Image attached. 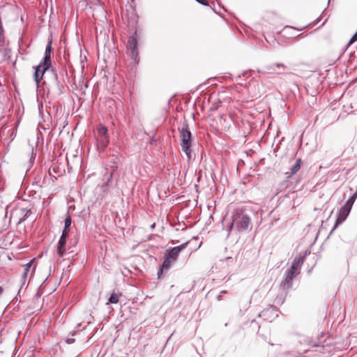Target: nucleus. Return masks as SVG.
<instances>
[{
  "label": "nucleus",
  "mask_w": 357,
  "mask_h": 357,
  "mask_svg": "<svg viewBox=\"0 0 357 357\" xmlns=\"http://www.w3.org/2000/svg\"><path fill=\"white\" fill-rule=\"evenodd\" d=\"M155 224L153 223V225H151V228L153 229L155 228Z\"/></svg>",
  "instance_id": "nucleus-25"
},
{
  "label": "nucleus",
  "mask_w": 357,
  "mask_h": 357,
  "mask_svg": "<svg viewBox=\"0 0 357 357\" xmlns=\"http://www.w3.org/2000/svg\"><path fill=\"white\" fill-rule=\"evenodd\" d=\"M278 316V310L273 305L262 310L259 314V317H262L264 320L269 322L273 321Z\"/></svg>",
  "instance_id": "nucleus-7"
},
{
  "label": "nucleus",
  "mask_w": 357,
  "mask_h": 357,
  "mask_svg": "<svg viewBox=\"0 0 357 357\" xmlns=\"http://www.w3.org/2000/svg\"><path fill=\"white\" fill-rule=\"evenodd\" d=\"M187 245L188 243H184L178 246L172 248L166 256V257L168 259V261H172V262L175 261L177 259L180 252L186 248Z\"/></svg>",
  "instance_id": "nucleus-8"
},
{
  "label": "nucleus",
  "mask_w": 357,
  "mask_h": 357,
  "mask_svg": "<svg viewBox=\"0 0 357 357\" xmlns=\"http://www.w3.org/2000/svg\"><path fill=\"white\" fill-rule=\"evenodd\" d=\"M55 84L56 85V93L57 95H60L62 93L61 87L62 86L60 84L59 82L57 79V76L54 74Z\"/></svg>",
  "instance_id": "nucleus-17"
},
{
  "label": "nucleus",
  "mask_w": 357,
  "mask_h": 357,
  "mask_svg": "<svg viewBox=\"0 0 357 357\" xmlns=\"http://www.w3.org/2000/svg\"><path fill=\"white\" fill-rule=\"evenodd\" d=\"M301 163V159L296 160L295 164L294 165H292V167H291L290 175L296 174L300 169Z\"/></svg>",
  "instance_id": "nucleus-14"
},
{
  "label": "nucleus",
  "mask_w": 357,
  "mask_h": 357,
  "mask_svg": "<svg viewBox=\"0 0 357 357\" xmlns=\"http://www.w3.org/2000/svg\"><path fill=\"white\" fill-rule=\"evenodd\" d=\"M258 73H265L266 72L261 71V70H258Z\"/></svg>",
  "instance_id": "nucleus-27"
},
{
  "label": "nucleus",
  "mask_w": 357,
  "mask_h": 357,
  "mask_svg": "<svg viewBox=\"0 0 357 357\" xmlns=\"http://www.w3.org/2000/svg\"><path fill=\"white\" fill-rule=\"evenodd\" d=\"M350 211L351 209L347 208V206H345L344 205L340 208L338 213V218L336 221V224L333 228L331 232H333L335 230V229L337 227L338 224L342 223L343 221L346 220L349 213H350Z\"/></svg>",
  "instance_id": "nucleus-9"
},
{
  "label": "nucleus",
  "mask_w": 357,
  "mask_h": 357,
  "mask_svg": "<svg viewBox=\"0 0 357 357\" xmlns=\"http://www.w3.org/2000/svg\"><path fill=\"white\" fill-rule=\"evenodd\" d=\"M182 151L186 154L188 159L191 158V133L188 127L183 128L181 131Z\"/></svg>",
  "instance_id": "nucleus-3"
},
{
  "label": "nucleus",
  "mask_w": 357,
  "mask_h": 357,
  "mask_svg": "<svg viewBox=\"0 0 357 357\" xmlns=\"http://www.w3.org/2000/svg\"><path fill=\"white\" fill-rule=\"evenodd\" d=\"M51 50H52V41L50 40L46 46L44 57L43 61L47 63H51Z\"/></svg>",
  "instance_id": "nucleus-13"
},
{
  "label": "nucleus",
  "mask_w": 357,
  "mask_h": 357,
  "mask_svg": "<svg viewBox=\"0 0 357 357\" xmlns=\"http://www.w3.org/2000/svg\"><path fill=\"white\" fill-rule=\"evenodd\" d=\"M71 223H72V219H71V217L70 215H68L66 219H65V225H64V227L65 228H68L70 229V227L71 225Z\"/></svg>",
  "instance_id": "nucleus-20"
},
{
  "label": "nucleus",
  "mask_w": 357,
  "mask_h": 357,
  "mask_svg": "<svg viewBox=\"0 0 357 357\" xmlns=\"http://www.w3.org/2000/svg\"><path fill=\"white\" fill-rule=\"evenodd\" d=\"M3 292V289L0 287V295Z\"/></svg>",
  "instance_id": "nucleus-24"
},
{
  "label": "nucleus",
  "mask_w": 357,
  "mask_h": 357,
  "mask_svg": "<svg viewBox=\"0 0 357 357\" xmlns=\"http://www.w3.org/2000/svg\"><path fill=\"white\" fill-rule=\"evenodd\" d=\"M356 197L357 191L354 194H353L351 197H350V198L345 203L344 206H347V208L351 209V207L353 206L354 202H355V199H356Z\"/></svg>",
  "instance_id": "nucleus-15"
},
{
  "label": "nucleus",
  "mask_w": 357,
  "mask_h": 357,
  "mask_svg": "<svg viewBox=\"0 0 357 357\" xmlns=\"http://www.w3.org/2000/svg\"><path fill=\"white\" fill-rule=\"evenodd\" d=\"M69 233H70V229L64 227L63 229L61 238L67 239L69 236Z\"/></svg>",
  "instance_id": "nucleus-19"
},
{
  "label": "nucleus",
  "mask_w": 357,
  "mask_h": 357,
  "mask_svg": "<svg viewBox=\"0 0 357 357\" xmlns=\"http://www.w3.org/2000/svg\"><path fill=\"white\" fill-rule=\"evenodd\" d=\"M72 342H73V340H70V339L67 340V342H68V343H71Z\"/></svg>",
  "instance_id": "nucleus-26"
},
{
  "label": "nucleus",
  "mask_w": 357,
  "mask_h": 357,
  "mask_svg": "<svg viewBox=\"0 0 357 357\" xmlns=\"http://www.w3.org/2000/svg\"><path fill=\"white\" fill-rule=\"evenodd\" d=\"M296 29L293 26H287L284 27V33H287L289 31H291V30H295Z\"/></svg>",
  "instance_id": "nucleus-22"
},
{
  "label": "nucleus",
  "mask_w": 357,
  "mask_h": 357,
  "mask_svg": "<svg viewBox=\"0 0 357 357\" xmlns=\"http://www.w3.org/2000/svg\"><path fill=\"white\" fill-rule=\"evenodd\" d=\"M172 263L173 262L172 261H168V259L166 257L158 274L160 275V272L162 271V269H169L170 268Z\"/></svg>",
  "instance_id": "nucleus-16"
},
{
  "label": "nucleus",
  "mask_w": 357,
  "mask_h": 357,
  "mask_svg": "<svg viewBox=\"0 0 357 357\" xmlns=\"http://www.w3.org/2000/svg\"><path fill=\"white\" fill-rule=\"evenodd\" d=\"M127 47L130 52L132 59L135 63H138L139 61V55L137 50V40L135 36L133 35L129 38Z\"/></svg>",
  "instance_id": "nucleus-4"
},
{
  "label": "nucleus",
  "mask_w": 357,
  "mask_h": 357,
  "mask_svg": "<svg viewBox=\"0 0 357 357\" xmlns=\"http://www.w3.org/2000/svg\"><path fill=\"white\" fill-rule=\"evenodd\" d=\"M275 67L282 68L283 70H286L287 69V67L283 63H278L267 66L266 67V68L271 73H277V74L282 73V72L276 71L275 70Z\"/></svg>",
  "instance_id": "nucleus-12"
},
{
  "label": "nucleus",
  "mask_w": 357,
  "mask_h": 357,
  "mask_svg": "<svg viewBox=\"0 0 357 357\" xmlns=\"http://www.w3.org/2000/svg\"><path fill=\"white\" fill-rule=\"evenodd\" d=\"M107 132V130L106 127L102 125H99L97 130V140L98 142V145L101 146L102 149H105L109 143Z\"/></svg>",
  "instance_id": "nucleus-5"
},
{
  "label": "nucleus",
  "mask_w": 357,
  "mask_h": 357,
  "mask_svg": "<svg viewBox=\"0 0 357 357\" xmlns=\"http://www.w3.org/2000/svg\"><path fill=\"white\" fill-rule=\"evenodd\" d=\"M221 293H222V294H225V293H226V291H221Z\"/></svg>",
  "instance_id": "nucleus-28"
},
{
  "label": "nucleus",
  "mask_w": 357,
  "mask_h": 357,
  "mask_svg": "<svg viewBox=\"0 0 357 357\" xmlns=\"http://www.w3.org/2000/svg\"><path fill=\"white\" fill-rule=\"evenodd\" d=\"M66 244V239L61 238L60 237V239L57 243V249H56V254L59 257H63L66 253V248H65Z\"/></svg>",
  "instance_id": "nucleus-10"
},
{
  "label": "nucleus",
  "mask_w": 357,
  "mask_h": 357,
  "mask_svg": "<svg viewBox=\"0 0 357 357\" xmlns=\"http://www.w3.org/2000/svg\"><path fill=\"white\" fill-rule=\"evenodd\" d=\"M197 2L199 3L200 4L208 6V3L205 0H195Z\"/></svg>",
  "instance_id": "nucleus-23"
},
{
  "label": "nucleus",
  "mask_w": 357,
  "mask_h": 357,
  "mask_svg": "<svg viewBox=\"0 0 357 357\" xmlns=\"http://www.w3.org/2000/svg\"><path fill=\"white\" fill-rule=\"evenodd\" d=\"M51 63H47L42 61L37 66L34 67V79L37 84L39 83V81L42 79L44 73L49 69Z\"/></svg>",
  "instance_id": "nucleus-6"
},
{
  "label": "nucleus",
  "mask_w": 357,
  "mask_h": 357,
  "mask_svg": "<svg viewBox=\"0 0 357 357\" xmlns=\"http://www.w3.org/2000/svg\"><path fill=\"white\" fill-rule=\"evenodd\" d=\"M134 1H135V0H131V1H132V2H133Z\"/></svg>",
  "instance_id": "nucleus-29"
},
{
  "label": "nucleus",
  "mask_w": 357,
  "mask_h": 357,
  "mask_svg": "<svg viewBox=\"0 0 357 357\" xmlns=\"http://www.w3.org/2000/svg\"><path fill=\"white\" fill-rule=\"evenodd\" d=\"M303 262V259L300 257H296L294 259L290 268L286 271L284 278L280 282L282 293L280 296H278L275 298V303L276 304L281 305L284 303L286 290L291 287L293 279L300 273Z\"/></svg>",
  "instance_id": "nucleus-1"
},
{
  "label": "nucleus",
  "mask_w": 357,
  "mask_h": 357,
  "mask_svg": "<svg viewBox=\"0 0 357 357\" xmlns=\"http://www.w3.org/2000/svg\"><path fill=\"white\" fill-rule=\"evenodd\" d=\"M33 261H34V259L30 260L27 264H24L23 266L24 271H23V273L22 275V278H21L22 280L23 281L22 285L24 284V282L26 280L28 273H29V271L31 270V268L32 266V264H33Z\"/></svg>",
  "instance_id": "nucleus-11"
},
{
  "label": "nucleus",
  "mask_w": 357,
  "mask_h": 357,
  "mask_svg": "<svg viewBox=\"0 0 357 357\" xmlns=\"http://www.w3.org/2000/svg\"><path fill=\"white\" fill-rule=\"evenodd\" d=\"M250 216L243 209H236L232 213V222L228 227L229 234L233 228L238 231H250L252 229Z\"/></svg>",
  "instance_id": "nucleus-2"
},
{
  "label": "nucleus",
  "mask_w": 357,
  "mask_h": 357,
  "mask_svg": "<svg viewBox=\"0 0 357 357\" xmlns=\"http://www.w3.org/2000/svg\"><path fill=\"white\" fill-rule=\"evenodd\" d=\"M356 40H357V32L351 37V38L350 39V40L349 42V45L352 44Z\"/></svg>",
  "instance_id": "nucleus-21"
},
{
  "label": "nucleus",
  "mask_w": 357,
  "mask_h": 357,
  "mask_svg": "<svg viewBox=\"0 0 357 357\" xmlns=\"http://www.w3.org/2000/svg\"><path fill=\"white\" fill-rule=\"evenodd\" d=\"M109 302L111 303H117L119 302V296L116 294H112L109 298Z\"/></svg>",
  "instance_id": "nucleus-18"
}]
</instances>
